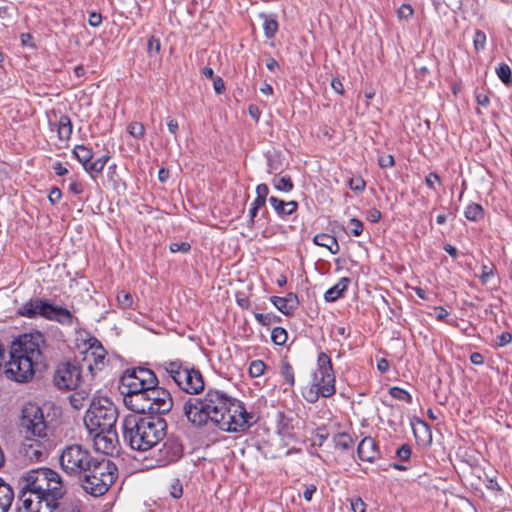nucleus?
Segmentation results:
<instances>
[{"instance_id":"nucleus-53","label":"nucleus","mask_w":512,"mask_h":512,"mask_svg":"<svg viewBox=\"0 0 512 512\" xmlns=\"http://www.w3.org/2000/svg\"><path fill=\"white\" fill-rule=\"evenodd\" d=\"M413 15V8L408 4H403L398 9V17L400 19H409Z\"/></svg>"},{"instance_id":"nucleus-2","label":"nucleus","mask_w":512,"mask_h":512,"mask_svg":"<svg viewBox=\"0 0 512 512\" xmlns=\"http://www.w3.org/2000/svg\"><path fill=\"white\" fill-rule=\"evenodd\" d=\"M17 512H57L66 487L60 474L50 468L26 472L19 479Z\"/></svg>"},{"instance_id":"nucleus-21","label":"nucleus","mask_w":512,"mask_h":512,"mask_svg":"<svg viewBox=\"0 0 512 512\" xmlns=\"http://www.w3.org/2000/svg\"><path fill=\"white\" fill-rule=\"evenodd\" d=\"M50 126L57 129L58 139L61 142H67L72 135V122L68 115H61L56 123H50Z\"/></svg>"},{"instance_id":"nucleus-16","label":"nucleus","mask_w":512,"mask_h":512,"mask_svg":"<svg viewBox=\"0 0 512 512\" xmlns=\"http://www.w3.org/2000/svg\"><path fill=\"white\" fill-rule=\"evenodd\" d=\"M188 364L181 361L180 359L176 360H167L158 364L157 369L164 377L171 378L176 385L180 382L181 378L184 376V372L187 368Z\"/></svg>"},{"instance_id":"nucleus-26","label":"nucleus","mask_w":512,"mask_h":512,"mask_svg":"<svg viewBox=\"0 0 512 512\" xmlns=\"http://www.w3.org/2000/svg\"><path fill=\"white\" fill-rule=\"evenodd\" d=\"M92 387H79L74 389L75 392L70 396V403L75 409H81L83 407V401L86 400L91 392Z\"/></svg>"},{"instance_id":"nucleus-3","label":"nucleus","mask_w":512,"mask_h":512,"mask_svg":"<svg viewBox=\"0 0 512 512\" xmlns=\"http://www.w3.org/2000/svg\"><path fill=\"white\" fill-rule=\"evenodd\" d=\"M167 431L166 421L156 416L128 415L122 422L123 439L137 451H147L164 440Z\"/></svg>"},{"instance_id":"nucleus-51","label":"nucleus","mask_w":512,"mask_h":512,"mask_svg":"<svg viewBox=\"0 0 512 512\" xmlns=\"http://www.w3.org/2000/svg\"><path fill=\"white\" fill-rule=\"evenodd\" d=\"M416 425L417 426H413V431L416 437H418V430H420V433L431 437L430 428L426 422L418 419Z\"/></svg>"},{"instance_id":"nucleus-36","label":"nucleus","mask_w":512,"mask_h":512,"mask_svg":"<svg viewBox=\"0 0 512 512\" xmlns=\"http://www.w3.org/2000/svg\"><path fill=\"white\" fill-rule=\"evenodd\" d=\"M287 331L282 327H275L271 332V340L276 345H284L287 341Z\"/></svg>"},{"instance_id":"nucleus-25","label":"nucleus","mask_w":512,"mask_h":512,"mask_svg":"<svg viewBox=\"0 0 512 512\" xmlns=\"http://www.w3.org/2000/svg\"><path fill=\"white\" fill-rule=\"evenodd\" d=\"M313 243L317 246L327 248L332 254H337L340 250L337 239L326 233H320L314 236Z\"/></svg>"},{"instance_id":"nucleus-13","label":"nucleus","mask_w":512,"mask_h":512,"mask_svg":"<svg viewBox=\"0 0 512 512\" xmlns=\"http://www.w3.org/2000/svg\"><path fill=\"white\" fill-rule=\"evenodd\" d=\"M148 408L149 414H166L173 407V399L170 392L158 384L148 388Z\"/></svg>"},{"instance_id":"nucleus-34","label":"nucleus","mask_w":512,"mask_h":512,"mask_svg":"<svg viewBox=\"0 0 512 512\" xmlns=\"http://www.w3.org/2000/svg\"><path fill=\"white\" fill-rule=\"evenodd\" d=\"M496 74L499 77V79L506 85L512 84V71L510 67L502 63L496 68Z\"/></svg>"},{"instance_id":"nucleus-41","label":"nucleus","mask_w":512,"mask_h":512,"mask_svg":"<svg viewBox=\"0 0 512 512\" xmlns=\"http://www.w3.org/2000/svg\"><path fill=\"white\" fill-rule=\"evenodd\" d=\"M128 132L136 139H141L145 134V127L140 122H132L128 126Z\"/></svg>"},{"instance_id":"nucleus-60","label":"nucleus","mask_w":512,"mask_h":512,"mask_svg":"<svg viewBox=\"0 0 512 512\" xmlns=\"http://www.w3.org/2000/svg\"><path fill=\"white\" fill-rule=\"evenodd\" d=\"M213 87L217 94H222L225 91V84L221 77L213 79Z\"/></svg>"},{"instance_id":"nucleus-63","label":"nucleus","mask_w":512,"mask_h":512,"mask_svg":"<svg viewBox=\"0 0 512 512\" xmlns=\"http://www.w3.org/2000/svg\"><path fill=\"white\" fill-rule=\"evenodd\" d=\"M317 488L314 484L307 485L305 487V490L303 492V497L306 501H311L314 493L316 492Z\"/></svg>"},{"instance_id":"nucleus-62","label":"nucleus","mask_w":512,"mask_h":512,"mask_svg":"<svg viewBox=\"0 0 512 512\" xmlns=\"http://www.w3.org/2000/svg\"><path fill=\"white\" fill-rule=\"evenodd\" d=\"M269 193V188L266 184L262 183L257 185L256 187V196L261 197V199H267V195Z\"/></svg>"},{"instance_id":"nucleus-38","label":"nucleus","mask_w":512,"mask_h":512,"mask_svg":"<svg viewBox=\"0 0 512 512\" xmlns=\"http://www.w3.org/2000/svg\"><path fill=\"white\" fill-rule=\"evenodd\" d=\"M108 155H103L96 159L95 161L91 162L88 167H86V171L88 172H95V173H101L109 160Z\"/></svg>"},{"instance_id":"nucleus-56","label":"nucleus","mask_w":512,"mask_h":512,"mask_svg":"<svg viewBox=\"0 0 512 512\" xmlns=\"http://www.w3.org/2000/svg\"><path fill=\"white\" fill-rule=\"evenodd\" d=\"M381 212L377 208H371L367 211L366 219L371 223H377L381 219Z\"/></svg>"},{"instance_id":"nucleus-45","label":"nucleus","mask_w":512,"mask_h":512,"mask_svg":"<svg viewBox=\"0 0 512 512\" xmlns=\"http://www.w3.org/2000/svg\"><path fill=\"white\" fill-rule=\"evenodd\" d=\"M474 47L476 50H482L485 47L486 35L481 30H476L473 39Z\"/></svg>"},{"instance_id":"nucleus-12","label":"nucleus","mask_w":512,"mask_h":512,"mask_svg":"<svg viewBox=\"0 0 512 512\" xmlns=\"http://www.w3.org/2000/svg\"><path fill=\"white\" fill-rule=\"evenodd\" d=\"M162 441L161 446L152 452V460L158 467L173 464L183 456V446L176 437L169 436Z\"/></svg>"},{"instance_id":"nucleus-20","label":"nucleus","mask_w":512,"mask_h":512,"mask_svg":"<svg viewBox=\"0 0 512 512\" xmlns=\"http://www.w3.org/2000/svg\"><path fill=\"white\" fill-rule=\"evenodd\" d=\"M271 302L284 315H291L299 305L296 294L289 293L286 297L272 296Z\"/></svg>"},{"instance_id":"nucleus-23","label":"nucleus","mask_w":512,"mask_h":512,"mask_svg":"<svg viewBox=\"0 0 512 512\" xmlns=\"http://www.w3.org/2000/svg\"><path fill=\"white\" fill-rule=\"evenodd\" d=\"M14 500L12 487L0 478V512H8Z\"/></svg>"},{"instance_id":"nucleus-19","label":"nucleus","mask_w":512,"mask_h":512,"mask_svg":"<svg viewBox=\"0 0 512 512\" xmlns=\"http://www.w3.org/2000/svg\"><path fill=\"white\" fill-rule=\"evenodd\" d=\"M313 382L316 384L318 391L322 393V397H331L336 392L334 373L314 374Z\"/></svg>"},{"instance_id":"nucleus-42","label":"nucleus","mask_w":512,"mask_h":512,"mask_svg":"<svg viewBox=\"0 0 512 512\" xmlns=\"http://www.w3.org/2000/svg\"><path fill=\"white\" fill-rule=\"evenodd\" d=\"M256 321L262 326H270L274 321H280V317L272 314L255 313Z\"/></svg>"},{"instance_id":"nucleus-50","label":"nucleus","mask_w":512,"mask_h":512,"mask_svg":"<svg viewBox=\"0 0 512 512\" xmlns=\"http://www.w3.org/2000/svg\"><path fill=\"white\" fill-rule=\"evenodd\" d=\"M350 226H351V234L353 236H360L363 232V223L357 219V218H352L350 219V222H349Z\"/></svg>"},{"instance_id":"nucleus-32","label":"nucleus","mask_w":512,"mask_h":512,"mask_svg":"<svg viewBox=\"0 0 512 512\" xmlns=\"http://www.w3.org/2000/svg\"><path fill=\"white\" fill-rule=\"evenodd\" d=\"M280 375L284 378L285 383L289 386H293L295 383L294 370L287 359L281 361Z\"/></svg>"},{"instance_id":"nucleus-52","label":"nucleus","mask_w":512,"mask_h":512,"mask_svg":"<svg viewBox=\"0 0 512 512\" xmlns=\"http://www.w3.org/2000/svg\"><path fill=\"white\" fill-rule=\"evenodd\" d=\"M349 186L355 192H362L365 189V181L361 177L352 178L349 181Z\"/></svg>"},{"instance_id":"nucleus-55","label":"nucleus","mask_w":512,"mask_h":512,"mask_svg":"<svg viewBox=\"0 0 512 512\" xmlns=\"http://www.w3.org/2000/svg\"><path fill=\"white\" fill-rule=\"evenodd\" d=\"M512 341V335L509 332H503L499 336H497L496 344L499 347H505L510 344Z\"/></svg>"},{"instance_id":"nucleus-31","label":"nucleus","mask_w":512,"mask_h":512,"mask_svg":"<svg viewBox=\"0 0 512 512\" xmlns=\"http://www.w3.org/2000/svg\"><path fill=\"white\" fill-rule=\"evenodd\" d=\"M272 184L276 190L282 192H290L294 187L293 182L289 176L276 175L272 180Z\"/></svg>"},{"instance_id":"nucleus-40","label":"nucleus","mask_w":512,"mask_h":512,"mask_svg":"<svg viewBox=\"0 0 512 512\" xmlns=\"http://www.w3.org/2000/svg\"><path fill=\"white\" fill-rule=\"evenodd\" d=\"M117 302H118V305L122 309H127V308H130L132 306V304H133V297H132V295L129 292L120 291L117 294Z\"/></svg>"},{"instance_id":"nucleus-10","label":"nucleus","mask_w":512,"mask_h":512,"mask_svg":"<svg viewBox=\"0 0 512 512\" xmlns=\"http://www.w3.org/2000/svg\"><path fill=\"white\" fill-rule=\"evenodd\" d=\"M20 428L25 433V437L45 438L47 436V422L42 409L37 404L28 403L23 407Z\"/></svg>"},{"instance_id":"nucleus-54","label":"nucleus","mask_w":512,"mask_h":512,"mask_svg":"<svg viewBox=\"0 0 512 512\" xmlns=\"http://www.w3.org/2000/svg\"><path fill=\"white\" fill-rule=\"evenodd\" d=\"M61 198H62L61 190L58 187H52L50 189V192L48 195V199H49L50 203L55 205L60 201Z\"/></svg>"},{"instance_id":"nucleus-61","label":"nucleus","mask_w":512,"mask_h":512,"mask_svg":"<svg viewBox=\"0 0 512 512\" xmlns=\"http://www.w3.org/2000/svg\"><path fill=\"white\" fill-rule=\"evenodd\" d=\"M448 315H449V312L445 308H443L441 306L434 308V316L437 320L443 321L444 319H446V317Z\"/></svg>"},{"instance_id":"nucleus-47","label":"nucleus","mask_w":512,"mask_h":512,"mask_svg":"<svg viewBox=\"0 0 512 512\" xmlns=\"http://www.w3.org/2000/svg\"><path fill=\"white\" fill-rule=\"evenodd\" d=\"M169 249L172 253L182 252L187 253L190 251L191 246L188 242H174L171 243Z\"/></svg>"},{"instance_id":"nucleus-18","label":"nucleus","mask_w":512,"mask_h":512,"mask_svg":"<svg viewBox=\"0 0 512 512\" xmlns=\"http://www.w3.org/2000/svg\"><path fill=\"white\" fill-rule=\"evenodd\" d=\"M358 457L365 462H373L379 458V451L375 440L371 437H365L361 440L357 448Z\"/></svg>"},{"instance_id":"nucleus-29","label":"nucleus","mask_w":512,"mask_h":512,"mask_svg":"<svg viewBox=\"0 0 512 512\" xmlns=\"http://www.w3.org/2000/svg\"><path fill=\"white\" fill-rule=\"evenodd\" d=\"M334 373L331 358L324 352H321L317 358V370L314 374Z\"/></svg>"},{"instance_id":"nucleus-6","label":"nucleus","mask_w":512,"mask_h":512,"mask_svg":"<svg viewBox=\"0 0 512 512\" xmlns=\"http://www.w3.org/2000/svg\"><path fill=\"white\" fill-rule=\"evenodd\" d=\"M118 411L114 403L103 396L93 397L84 416V424L90 435L115 427Z\"/></svg>"},{"instance_id":"nucleus-15","label":"nucleus","mask_w":512,"mask_h":512,"mask_svg":"<svg viewBox=\"0 0 512 512\" xmlns=\"http://www.w3.org/2000/svg\"><path fill=\"white\" fill-rule=\"evenodd\" d=\"M94 447L104 455H114L119 452V441L115 427L103 432H94Z\"/></svg>"},{"instance_id":"nucleus-8","label":"nucleus","mask_w":512,"mask_h":512,"mask_svg":"<svg viewBox=\"0 0 512 512\" xmlns=\"http://www.w3.org/2000/svg\"><path fill=\"white\" fill-rule=\"evenodd\" d=\"M17 314L26 318L42 317L67 326H71L74 321V316L69 310L41 298L28 300L18 309Z\"/></svg>"},{"instance_id":"nucleus-48","label":"nucleus","mask_w":512,"mask_h":512,"mask_svg":"<svg viewBox=\"0 0 512 512\" xmlns=\"http://www.w3.org/2000/svg\"><path fill=\"white\" fill-rule=\"evenodd\" d=\"M411 453V447L408 444H403L397 449L396 456L402 461H407L411 457Z\"/></svg>"},{"instance_id":"nucleus-14","label":"nucleus","mask_w":512,"mask_h":512,"mask_svg":"<svg viewBox=\"0 0 512 512\" xmlns=\"http://www.w3.org/2000/svg\"><path fill=\"white\" fill-rule=\"evenodd\" d=\"M178 388L190 395H197L204 391L205 382L199 369L188 364L183 378L178 383Z\"/></svg>"},{"instance_id":"nucleus-39","label":"nucleus","mask_w":512,"mask_h":512,"mask_svg":"<svg viewBox=\"0 0 512 512\" xmlns=\"http://www.w3.org/2000/svg\"><path fill=\"white\" fill-rule=\"evenodd\" d=\"M266 365L262 360H254L250 363L249 374L251 377L256 378L264 374Z\"/></svg>"},{"instance_id":"nucleus-49","label":"nucleus","mask_w":512,"mask_h":512,"mask_svg":"<svg viewBox=\"0 0 512 512\" xmlns=\"http://www.w3.org/2000/svg\"><path fill=\"white\" fill-rule=\"evenodd\" d=\"M12 3L7 0H0V19L11 16Z\"/></svg>"},{"instance_id":"nucleus-37","label":"nucleus","mask_w":512,"mask_h":512,"mask_svg":"<svg viewBox=\"0 0 512 512\" xmlns=\"http://www.w3.org/2000/svg\"><path fill=\"white\" fill-rule=\"evenodd\" d=\"M389 394L397 399V400H400V401H404L408 404H410L412 402V396L409 394V392H407L406 390L400 388V387H391L389 389Z\"/></svg>"},{"instance_id":"nucleus-27","label":"nucleus","mask_w":512,"mask_h":512,"mask_svg":"<svg viewBox=\"0 0 512 512\" xmlns=\"http://www.w3.org/2000/svg\"><path fill=\"white\" fill-rule=\"evenodd\" d=\"M263 19V30L267 38H273L278 31V22L273 15L260 14Z\"/></svg>"},{"instance_id":"nucleus-1","label":"nucleus","mask_w":512,"mask_h":512,"mask_svg":"<svg viewBox=\"0 0 512 512\" xmlns=\"http://www.w3.org/2000/svg\"><path fill=\"white\" fill-rule=\"evenodd\" d=\"M183 412L195 426L201 427L211 422L225 432L245 431L256 421L241 401L216 389H209L204 398L189 397L183 405Z\"/></svg>"},{"instance_id":"nucleus-9","label":"nucleus","mask_w":512,"mask_h":512,"mask_svg":"<svg viewBox=\"0 0 512 512\" xmlns=\"http://www.w3.org/2000/svg\"><path fill=\"white\" fill-rule=\"evenodd\" d=\"M86 373L83 366L77 361L60 362L54 372L53 381L56 387L64 390L78 389L79 387H92L85 381Z\"/></svg>"},{"instance_id":"nucleus-17","label":"nucleus","mask_w":512,"mask_h":512,"mask_svg":"<svg viewBox=\"0 0 512 512\" xmlns=\"http://www.w3.org/2000/svg\"><path fill=\"white\" fill-rule=\"evenodd\" d=\"M20 454L31 462L41 461L45 455V447L43 443L37 439L26 437L21 444Z\"/></svg>"},{"instance_id":"nucleus-57","label":"nucleus","mask_w":512,"mask_h":512,"mask_svg":"<svg viewBox=\"0 0 512 512\" xmlns=\"http://www.w3.org/2000/svg\"><path fill=\"white\" fill-rule=\"evenodd\" d=\"M378 163L381 168H389L394 166L395 161L392 155H384L379 157Z\"/></svg>"},{"instance_id":"nucleus-33","label":"nucleus","mask_w":512,"mask_h":512,"mask_svg":"<svg viewBox=\"0 0 512 512\" xmlns=\"http://www.w3.org/2000/svg\"><path fill=\"white\" fill-rule=\"evenodd\" d=\"M333 441L335 443V447L341 450H348L353 443L351 436L347 433H339L335 435Z\"/></svg>"},{"instance_id":"nucleus-11","label":"nucleus","mask_w":512,"mask_h":512,"mask_svg":"<svg viewBox=\"0 0 512 512\" xmlns=\"http://www.w3.org/2000/svg\"><path fill=\"white\" fill-rule=\"evenodd\" d=\"M106 355L107 352L101 342L96 338H91L89 340V347L81 363L83 369L87 371L85 378L87 384L94 385L96 377L106 365Z\"/></svg>"},{"instance_id":"nucleus-58","label":"nucleus","mask_w":512,"mask_h":512,"mask_svg":"<svg viewBox=\"0 0 512 512\" xmlns=\"http://www.w3.org/2000/svg\"><path fill=\"white\" fill-rule=\"evenodd\" d=\"M435 182H440V177L437 173L435 172H430L426 177H425V183L426 185L432 189V190H435Z\"/></svg>"},{"instance_id":"nucleus-46","label":"nucleus","mask_w":512,"mask_h":512,"mask_svg":"<svg viewBox=\"0 0 512 512\" xmlns=\"http://www.w3.org/2000/svg\"><path fill=\"white\" fill-rule=\"evenodd\" d=\"M350 506L352 512H366V504L360 497L351 498Z\"/></svg>"},{"instance_id":"nucleus-44","label":"nucleus","mask_w":512,"mask_h":512,"mask_svg":"<svg viewBox=\"0 0 512 512\" xmlns=\"http://www.w3.org/2000/svg\"><path fill=\"white\" fill-rule=\"evenodd\" d=\"M161 50L160 40L154 36H151L147 43V52L149 56H156Z\"/></svg>"},{"instance_id":"nucleus-7","label":"nucleus","mask_w":512,"mask_h":512,"mask_svg":"<svg viewBox=\"0 0 512 512\" xmlns=\"http://www.w3.org/2000/svg\"><path fill=\"white\" fill-rule=\"evenodd\" d=\"M101 457H95L91 451L79 444L67 446L60 455L62 470L78 482Z\"/></svg>"},{"instance_id":"nucleus-5","label":"nucleus","mask_w":512,"mask_h":512,"mask_svg":"<svg viewBox=\"0 0 512 512\" xmlns=\"http://www.w3.org/2000/svg\"><path fill=\"white\" fill-rule=\"evenodd\" d=\"M118 477L117 466L109 459L101 457L77 484L92 496L104 495Z\"/></svg>"},{"instance_id":"nucleus-59","label":"nucleus","mask_w":512,"mask_h":512,"mask_svg":"<svg viewBox=\"0 0 512 512\" xmlns=\"http://www.w3.org/2000/svg\"><path fill=\"white\" fill-rule=\"evenodd\" d=\"M102 22V16L100 13L91 12L89 14L88 23L92 27H98Z\"/></svg>"},{"instance_id":"nucleus-4","label":"nucleus","mask_w":512,"mask_h":512,"mask_svg":"<svg viewBox=\"0 0 512 512\" xmlns=\"http://www.w3.org/2000/svg\"><path fill=\"white\" fill-rule=\"evenodd\" d=\"M158 383L156 374L148 368L137 367L126 370L121 377L120 386L125 406L137 414L149 413L148 388Z\"/></svg>"},{"instance_id":"nucleus-43","label":"nucleus","mask_w":512,"mask_h":512,"mask_svg":"<svg viewBox=\"0 0 512 512\" xmlns=\"http://www.w3.org/2000/svg\"><path fill=\"white\" fill-rule=\"evenodd\" d=\"M169 493L175 499H178L182 496L183 486L179 479L174 478L171 480V482L169 484Z\"/></svg>"},{"instance_id":"nucleus-30","label":"nucleus","mask_w":512,"mask_h":512,"mask_svg":"<svg viewBox=\"0 0 512 512\" xmlns=\"http://www.w3.org/2000/svg\"><path fill=\"white\" fill-rule=\"evenodd\" d=\"M465 217L470 221H480L484 218V210L480 204L472 203L464 211Z\"/></svg>"},{"instance_id":"nucleus-24","label":"nucleus","mask_w":512,"mask_h":512,"mask_svg":"<svg viewBox=\"0 0 512 512\" xmlns=\"http://www.w3.org/2000/svg\"><path fill=\"white\" fill-rule=\"evenodd\" d=\"M350 281V278L342 277L333 287L329 288L325 292L324 299L327 302H335L336 300H338L347 290Z\"/></svg>"},{"instance_id":"nucleus-35","label":"nucleus","mask_w":512,"mask_h":512,"mask_svg":"<svg viewBox=\"0 0 512 512\" xmlns=\"http://www.w3.org/2000/svg\"><path fill=\"white\" fill-rule=\"evenodd\" d=\"M302 395L307 402L315 403L319 397L322 396V393L318 391L316 384L313 382L310 387H307L303 390Z\"/></svg>"},{"instance_id":"nucleus-28","label":"nucleus","mask_w":512,"mask_h":512,"mask_svg":"<svg viewBox=\"0 0 512 512\" xmlns=\"http://www.w3.org/2000/svg\"><path fill=\"white\" fill-rule=\"evenodd\" d=\"M73 154L85 168L89 166L88 164L93 157L92 150L84 145H76L73 149Z\"/></svg>"},{"instance_id":"nucleus-22","label":"nucleus","mask_w":512,"mask_h":512,"mask_svg":"<svg viewBox=\"0 0 512 512\" xmlns=\"http://www.w3.org/2000/svg\"><path fill=\"white\" fill-rule=\"evenodd\" d=\"M268 200H269V203L271 204V206L273 207V209L275 210V212L280 217L291 215L298 208V203L296 201L285 202V201H283L277 197H274V196H271Z\"/></svg>"},{"instance_id":"nucleus-64","label":"nucleus","mask_w":512,"mask_h":512,"mask_svg":"<svg viewBox=\"0 0 512 512\" xmlns=\"http://www.w3.org/2000/svg\"><path fill=\"white\" fill-rule=\"evenodd\" d=\"M492 275H493L492 269L486 265H483L482 272L480 275V279H481L482 283H484V284L487 283Z\"/></svg>"}]
</instances>
